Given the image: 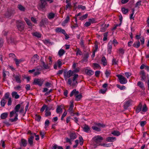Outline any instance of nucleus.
<instances>
[{
    "instance_id": "obj_12",
    "label": "nucleus",
    "mask_w": 149,
    "mask_h": 149,
    "mask_svg": "<svg viewBox=\"0 0 149 149\" xmlns=\"http://www.w3.org/2000/svg\"><path fill=\"white\" fill-rule=\"evenodd\" d=\"M48 20L47 18L42 19L40 23V26L42 27L48 22Z\"/></svg>"
},
{
    "instance_id": "obj_44",
    "label": "nucleus",
    "mask_w": 149,
    "mask_h": 149,
    "mask_svg": "<svg viewBox=\"0 0 149 149\" xmlns=\"http://www.w3.org/2000/svg\"><path fill=\"white\" fill-rule=\"evenodd\" d=\"M98 145L107 147H110L111 146V145L110 144H106L105 143H100Z\"/></svg>"
},
{
    "instance_id": "obj_16",
    "label": "nucleus",
    "mask_w": 149,
    "mask_h": 149,
    "mask_svg": "<svg viewBox=\"0 0 149 149\" xmlns=\"http://www.w3.org/2000/svg\"><path fill=\"white\" fill-rule=\"evenodd\" d=\"M13 77L15 78V81L17 83H20L21 82V76L19 75H17L15 76L13 75Z\"/></svg>"
},
{
    "instance_id": "obj_43",
    "label": "nucleus",
    "mask_w": 149,
    "mask_h": 149,
    "mask_svg": "<svg viewBox=\"0 0 149 149\" xmlns=\"http://www.w3.org/2000/svg\"><path fill=\"white\" fill-rule=\"evenodd\" d=\"M79 140L80 145L81 146H82L84 143V140L82 136H79Z\"/></svg>"
},
{
    "instance_id": "obj_25",
    "label": "nucleus",
    "mask_w": 149,
    "mask_h": 149,
    "mask_svg": "<svg viewBox=\"0 0 149 149\" xmlns=\"http://www.w3.org/2000/svg\"><path fill=\"white\" fill-rule=\"evenodd\" d=\"M140 43L139 40L135 41L133 45V46L136 48H138L140 46Z\"/></svg>"
},
{
    "instance_id": "obj_52",
    "label": "nucleus",
    "mask_w": 149,
    "mask_h": 149,
    "mask_svg": "<svg viewBox=\"0 0 149 149\" xmlns=\"http://www.w3.org/2000/svg\"><path fill=\"white\" fill-rule=\"evenodd\" d=\"M108 33V32H107L104 34V37L103 40L104 41H106L107 40Z\"/></svg>"
},
{
    "instance_id": "obj_59",
    "label": "nucleus",
    "mask_w": 149,
    "mask_h": 149,
    "mask_svg": "<svg viewBox=\"0 0 149 149\" xmlns=\"http://www.w3.org/2000/svg\"><path fill=\"white\" fill-rule=\"evenodd\" d=\"M62 28H57L55 29V31L57 33H61Z\"/></svg>"
},
{
    "instance_id": "obj_51",
    "label": "nucleus",
    "mask_w": 149,
    "mask_h": 149,
    "mask_svg": "<svg viewBox=\"0 0 149 149\" xmlns=\"http://www.w3.org/2000/svg\"><path fill=\"white\" fill-rule=\"evenodd\" d=\"M14 60L15 62V64L17 65H18L20 62H22L21 60H18L16 58H15Z\"/></svg>"
},
{
    "instance_id": "obj_47",
    "label": "nucleus",
    "mask_w": 149,
    "mask_h": 149,
    "mask_svg": "<svg viewBox=\"0 0 149 149\" xmlns=\"http://www.w3.org/2000/svg\"><path fill=\"white\" fill-rule=\"evenodd\" d=\"M57 63L58 64V67L59 69H60L61 66L62 65V63L61 62V60L59 59L57 61Z\"/></svg>"
},
{
    "instance_id": "obj_26",
    "label": "nucleus",
    "mask_w": 149,
    "mask_h": 149,
    "mask_svg": "<svg viewBox=\"0 0 149 149\" xmlns=\"http://www.w3.org/2000/svg\"><path fill=\"white\" fill-rule=\"evenodd\" d=\"M61 105H58L56 111L57 113H61L62 112V109Z\"/></svg>"
},
{
    "instance_id": "obj_50",
    "label": "nucleus",
    "mask_w": 149,
    "mask_h": 149,
    "mask_svg": "<svg viewBox=\"0 0 149 149\" xmlns=\"http://www.w3.org/2000/svg\"><path fill=\"white\" fill-rule=\"evenodd\" d=\"M41 118V116L40 115L36 114L35 115V120L39 122L40 121Z\"/></svg>"
},
{
    "instance_id": "obj_6",
    "label": "nucleus",
    "mask_w": 149,
    "mask_h": 149,
    "mask_svg": "<svg viewBox=\"0 0 149 149\" xmlns=\"http://www.w3.org/2000/svg\"><path fill=\"white\" fill-rule=\"evenodd\" d=\"M44 80L43 79H35L33 82V84L38 85L41 86L43 84Z\"/></svg>"
},
{
    "instance_id": "obj_40",
    "label": "nucleus",
    "mask_w": 149,
    "mask_h": 149,
    "mask_svg": "<svg viewBox=\"0 0 149 149\" xmlns=\"http://www.w3.org/2000/svg\"><path fill=\"white\" fill-rule=\"evenodd\" d=\"M82 97V96L81 94L77 95L75 96V100L77 101H79Z\"/></svg>"
},
{
    "instance_id": "obj_35",
    "label": "nucleus",
    "mask_w": 149,
    "mask_h": 149,
    "mask_svg": "<svg viewBox=\"0 0 149 149\" xmlns=\"http://www.w3.org/2000/svg\"><path fill=\"white\" fill-rule=\"evenodd\" d=\"M6 100L2 98L1 101V105L2 107H4L5 104L6 103Z\"/></svg>"
},
{
    "instance_id": "obj_27",
    "label": "nucleus",
    "mask_w": 149,
    "mask_h": 149,
    "mask_svg": "<svg viewBox=\"0 0 149 149\" xmlns=\"http://www.w3.org/2000/svg\"><path fill=\"white\" fill-rule=\"evenodd\" d=\"M34 138L33 135L30 136V137L28 139L29 143L31 146H32L33 144V140Z\"/></svg>"
},
{
    "instance_id": "obj_63",
    "label": "nucleus",
    "mask_w": 149,
    "mask_h": 149,
    "mask_svg": "<svg viewBox=\"0 0 149 149\" xmlns=\"http://www.w3.org/2000/svg\"><path fill=\"white\" fill-rule=\"evenodd\" d=\"M78 8L79 9H81L82 10H84L86 9V8L85 6H83L82 5H79L78 6Z\"/></svg>"
},
{
    "instance_id": "obj_11",
    "label": "nucleus",
    "mask_w": 149,
    "mask_h": 149,
    "mask_svg": "<svg viewBox=\"0 0 149 149\" xmlns=\"http://www.w3.org/2000/svg\"><path fill=\"white\" fill-rule=\"evenodd\" d=\"M19 143L21 146L24 147H26L27 143V140L24 139H21Z\"/></svg>"
},
{
    "instance_id": "obj_41",
    "label": "nucleus",
    "mask_w": 149,
    "mask_h": 149,
    "mask_svg": "<svg viewBox=\"0 0 149 149\" xmlns=\"http://www.w3.org/2000/svg\"><path fill=\"white\" fill-rule=\"evenodd\" d=\"M18 8L20 10L24 11L25 10V8L21 5L19 4L17 6Z\"/></svg>"
},
{
    "instance_id": "obj_61",
    "label": "nucleus",
    "mask_w": 149,
    "mask_h": 149,
    "mask_svg": "<svg viewBox=\"0 0 149 149\" xmlns=\"http://www.w3.org/2000/svg\"><path fill=\"white\" fill-rule=\"evenodd\" d=\"M49 123V120H47L45 121V128H47L48 127Z\"/></svg>"
},
{
    "instance_id": "obj_33",
    "label": "nucleus",
    "mask_w": 149,
    "mask_h": 149,
    "mask_svg": "<svg viewBox=\"0 0 149 149\" xmlns=\"http://www.w3.org/2000/svg\"><path fill=\"white\" fill-rule=\"evenodd\" d=\"M33 36L37 37L38 38H40L41 36V35L38 32H35L32 33Z\"/></svg>"
},
{
    "instance_id": "obj_49",
    "label": "nucleus",
    "mask_w": 149,
    "mask_h": 149,
    "mask_svg": "<svg viewBox=\"0 0 149 149\" xmlns=\"http://www.w3.org/2000/svg\"><path fill=\"white\" fill-rule=\"evenodd\" d=\"M122 10L123 13L125 14L127 13L128 12V9H126L124 8H122Z\"/></svg>"
},
{
    "instance_id": "obj_30",
    "label": "nucleus",
    "mask_w": 149,
    "mask_h": 149,
    "mask_svg": "<svg viewBox=\"0 0 149 149\" xmlns=\"http://www.w3.org/2000/svg\"><path fill=\"white\" fill-rule=\"evenodd\" d=\"M8 115V113L7 112L3 113L1 115V119H5L7 118Z\"/></svg>"
},
{
    "instance_id": "obj_28",
    "label": "nucleus",
    "mask_w": 149,
    "mask_h": 149,
    "mask_svg": "<svg viewBox=\"0 0 149 149\" xmlns=\"http://www.w3.org/2000/svg\"><path fill=\"white\" fill-rule=\"evenodd\" d=\"M12 95L13 97H14L15 99H17L19 97V96L17 94L16 92H13L12 93Z\"/></svg>"
},
{
    "instance_id": "obj_1",
    "label": "nucleus",
    "mask_w": 149,
    "mask_h": 149,
    "mask_svg": "<svg viewBox=\"0 0 149 149\" xmlns=\"http://www.w3.org/2000/svg\"><path fill=\"white\" fill-rule=\"evenodd\" d=\"M25 23L20 20H18L16 21V25L18 30L22 32L24 28Z\"/></svg>"
},
{
    "instance_id": "obj_32",
    "label": "nucleus",
    "mask_w": 149,
    "mask_h": 149,
    "mask_svg": "<svg viewBox=\"0 0 149 149\" xmlns=\"http://www.w3.org/2000/svg\"><path fill=\"white\" fill-rule=\"evenodd\" d=\"M18 114L16 113L15 116V118L13 119V118H10L9 119V121H10L11 122H13L17 121L18 120L17 117H18Z\"/></svg>"
},
{
    "instance_id": "obj_13",
    "label": "nucleus",
    "mask_w": 149,
    "mask_h": 149,
    "mask_svg": "<svg viewBox=\"0 0 149 149\" xmlns=\"http://www.w3.org/2000/svg\"><path fill=\"white\" fill-rule=\"evenodd\" d=\"M74 107V105L73 103H72L69 107L68 110V112L70 113L72 116H74L75 113H73V108Z\"/></svg>"
},
{
    "instance_id": "obj_58",
    "label": "nucleus",
    "mask_w": 149,
    "mask_h": 149,
    "mask_svg": "<svg viewBox=\"0 0 149 149\" xmlns=\"http://www.w3.org/2000/svg\"><path fill=\"white\" fill-rule=\"evenodd\" d=\"M94 66L96 68L100 69L101 67L100 65L99 64L97 63H93Z\"/></svg>"
},
{
    "instance_id": "obj_2",
    "label": "nucleus",
    "mask_w": 149,
    "mask_h": 149,
    "mask_svg": "<svg viewBox=\"0 0 149 149\" xmlns=\"http://www.w3.org/2000/svg\"><path fill=\"white\" fill-rule=\"evenodd\" d=\"M94 124L95 125L92 127V128L93 130L97 132H100L101 130L100 127L104 128L106 126L103 123H95Z\"/></svg>"
},
{
    "instance_id": "obj_38",
    "label": "nucleus",
    "mask_w": 149,
    "mask_h": 149,
    "mask_svg": "<svg viewBox=\"0 0 149 149\" xmlns=\"http://www.w3.org/2000/svg\"><path fill=\"white\" fill-rule=\"evenodd\" d=\"M10 95V94L9 93L7 92L5 94L4 96L2 98L6 100L7 99H8L9 98H10V97H9Z\"/></svg>"
},
{
    "instance_id": "obj_56",
    "label": "nucleus",
    "mask_w": 149,
    "mask_h": 149,
    "mask_svg": "<svg viewBox=\"0 0 149 149\" xmlns=\"http://www.w3.org/2000/svg\"><path fill=\"white\" fill-rule=\"evenodd\" d=\"M47 108V105L45 104H44L40 109L41 112H43L45 109Z\"/></svg>"
},
{
    "instance_id": "obj_8",
    "label": "nucleus",
    "mask_w": 149,
    "mask_h": 149,
    "mask_svg": "<svg viewBox=\"0 0 149 149\" xmlns=\"http://www.w3.org/2000/svg\"><path fill=\"white\" fill-rule=\"evenodd\" d=\"M39 58V56L37 54H35L31 58L30 63L32 64H33L36 61L38 60Z\"/></svg>"
},
{
    "instance_id": "obj_45",
    "label": "nucleus",
    "mask_w": 149,
    "mask_h": 149,
    "mask_svg": "<svg viewBox=\"0 0 149 149\" xmlns=\"http://www.w3.org/2000/svg\"><path fill=\"white\" fill-rule=\"evenodd\" d=\"M137 85L140 87L141 88L143 89L144 88L143 83L141 81H139L138 82Z\"/></svg>"
},
{
    "instance_id": "obj_60",
    "label": "nucleus",
    "mask_w": 149,
    "mask_h": 149,
    "mask_svg": "<svg viewBox=\"0 0 149 149\" xmlns=\"http://www.w3.org/2000/svg\"><path fill=\"white\" fill-rule=\"evenodd\" d=\"M16 113H16L15 111H14V110L12 111H11L10 113V117H12L14 114H15V115L16 114Z\"/></svg>"
},
{
    "instance_id": "obj_5",
    "label": "nucleus",
    "mask_w": 149,
    "mask_h": 149,
    "mask_svg": "<svg viewBox=\"0 0 149 149\" xmlns=\"http://www.w3.org/2000/svg\"><path fill=\"white\" fill-rule=\"evenodd\" d=\"M93 139V141L97 144L100 143L103 140V138L101 136L97 135L94 137Z\"/></svg>"
},
{
    "instance_id": "obj_48",
    "label": "nucleus",
    "mask_w": 149,
    "mask_h": 149,
    "mask_svg": "<svg viewBox=\"0 0 149 149\" xmlns=\"http://www.w3.org/2000/svg\"><path fill=\"white\" fill-rule=\"evenodd\" d=\"M88 16L87 14H86L80 17V19L81 20H83L86 18Z\"/></svg>"
},
{
    "instance_id": "obj_9",
    "label": "nucleus",
    "mask_w": 149,
    "mask_h": 149,
    "mask_svg": "<svg viewBox=\"0 0 149 149\" xmlns=\"http://www.w3.org/2000/svg\"><path fill=\"white\" fill-rule=\"evenodd\" d=\"M89 57V54L87 52L84 54L82 59L81 60L82 63L86 62L88 61V58Z\"/></svg>"
},
{
    "instance_id": "obj_18",
    "label": "nucleus",
    "mask_w": 149,
    "mask_h": 149,
    "mask_svg": "<svg viewBox=\"0 0 149 149\" xmlns=\"http://www.w3.org/2000/svg\"><path fill=\"white\" fill-rule=\"evenodd\" d=\"M50 109H48V108H47L45 109V116L47 117L48 116H50L51 114V112L49 111Z\"/></svg>"
},
{
    "instance_id": "obj_36",
    "label": "nucleus",
    "mask_w": 149,
    "mask_h": 149,
    "mask_svg": "<svg viewBox=\"0 0 149 149\" xmlns=\"http://www.w3.org/2000/svg\"><path fill=\"white\" fill-rule=\"evenodd\" d=\"M24 20L26 22L27 24L29 26H32V24L31 23L30 21L27 18H25Z\"/></svg>"
},
{
    "instance_id": "obj_54",
    "label": "nucleus",
    "mask_w": 149,
    "mask_h": 149,
    "mask_svg": "<svg viewBox=\"0 0 149 149\" xmlns=\"http://www.w3.org/2000/svg\"><path fill=\"white\" fill-rule=\"evenodd\" d=\"M105 74L106 75V77L107 78L110 75V71L106 70L105 71Z\"/></svg>"
},
{
    "instance_id": "obj_7",
    "label": "nucleus",
    "mask_w": 149,
    "mask_h": 149,
    "mask_svg": "<svg viewBox=\"0 0 149 149\" xmlns=\"http://www.w3.org/2000/svg\"><path fill=\"white\" fill-rule=\"evenodd\" d=\"M64 76L65 79L68 78L70 77L73 74V72L71 70H70L68 71H65L64 72Z\"/></svg>"
},
{
    "instance_id": "obj_42",
    "label": "nucleus",
    "mask_w": 149,
    "mask_h": 149,
    "mask_svg": "<svg viewBox=\"0 0 149 149\" xmlns=\"http://www.w3.org/2000/svg\"><path fill=\"white\" fill-rule=\"evenodd\" d=\"M116 86L118 88L120 89V90H123L125 89L126 87L124 86H121L119 84L116 85Z\"/></svg>"
},
{
    "instance_id": "obj_29",
    "label": "nucleus",
    "mask_w": 149,
    "mask_h": 149,
    "mask_svg": "<svg viewBox=\"0 0 149 149\" xmlns=\"http://www.w3.org/2000/svg\"><path fill=\"white\" fill-rule=\"evenodd\" d=\"M79 93V91H76V89H74L71 92L70 94V96L72 97L74 94L76 96Z\"/></svg>"
},
{
    "instance_id": "obj_21",
    "label": "nucleus",
    "mask_w": 149,
    "mask_h": 149,
    "mask_svg": "<svg viewBox=\"0 0 149 149\" xmlns=\"http://www.w3.org/2000/svg\"><path fill=\"white\" fill-rule=\"evenodd\" d=\"M140 74L141 75V80H144L146 79V77L145 75V72L144 70H141Z\"/></svg>"
},
{
    "instance_id": "obj_20",
    "label": "nucleus",
    "mask_w": 149,
    "mask_h": 149,
    "mask_svg": "<svg viewBox=\"0 0 149 149\" xmlns=\"http://www.w3.org/2000/svg\"><path fill=\"white\" fill-rule=\"evenodd\" d=\"M55 17V14L52 12L49 13L47 15V17L49 19L54 18Z\"/></svg>"
},
{
    "instance_id": "obj_23",
    "label": "nucleus",
    "mask_w": 149,
    "mask_h": 149,
    "mask_svg": "<svg viewBox=\"0 0 149 149\" xmlns=\"http://www.w3.org/2000/svg\"><path fill=\"white\" fill-rule=\"evenodd\" d=\"M70 20L69 16L68 15L65 20L62 22V25L63 26L65 25V24L68 23Z\"/></svg>"
},
{
    "instance_id": "obj_64",
    "label": "nucleus",
    "mask_w": 149,
    "mask_h": 149,
    "mask_svg": "<svg viewBox=\"0 0 149 149\" xmlns=\"http://www.w3.org/2000/svg\"><path fill=\"white\" fill-rule=\"evenodd\" d=\"M100 73V71H96L95 72V76L97 77H98Z\"/></svg>"
},
{
    "instance_id": "obj_37",
    "label": "nucleus",
    "mask_w": 149,
    "mask_h": 149,
    "mask_svg": "<svg viewBox=\"0 0 149 149\" xmlns=\"http://www.w3.org/2000/svg\"><path fill=\"white\" fill-rule=\"evenodd\" d=\"M65 53V51L63 49H61L58 52V55L61 56H62Z\"/></svg>"
},
{
    "instance_id": "obj_57",
    "label": "nucleus",
    "mask_w": 149,
    "mask_h": 149,
    "mask_svg": "<svg viewBox=\"0 0 149 149\" xmlns=\"http://www.w3.org/2000/svg\"><path fill=\"white\" fill-rule=\"evenodd\" d=\"M107 91V89H101L99 91L100 93H102L103 94H104Z\"/></svg>"
},
{
    "instance_id": "obj_31",
    "label": "nucleus",
    "mask_w": 149,
    "mask_h": 149,
    "mask_svg": "<svg viewBox=\"0 0 149 149\" xmlns=\"http://www.w3.org/2000/svg\"><path fill=\"white\" fill-rule=\"evenodd\" d=\"M101 62L102 63L104 66L106 65H107L106 59L104 56H103L102 58Z\"/></svg>"
},
{
    "instance_id": "obj_22",
    "label": "nucleus",
    "mask_w": 149,
    "mask_h": 149,
    "mask_svg": "<svg viewBox=\"0 0 149 149\" xmlns=\"http://www.w3.org/2000/svg\"><path fill=\"white\" fill-rule=\"evenodd\" d=\"M83 131L86 132H88L90 130V127L86 124H85L83 128Z\"/></svg>"
},
{
    "instance_id": "obj_17",
    "label": "nucleus",
    "mask_w": 149,
    "mask_h": 149,
    "mask_svg": "<svg viewBox=\"0 0 149 149\" xmlns=\"http://www.w3.org/2000/svg\"><path fill=\"white\" fill-rule=\"evenodd\" d=\"M69 136L72 141H73L74 139H76L77 137L76 133L74 132L70 133L69 134Z\"/></svg>"
},
{
    "instance_id": "obj_10",
    "label": "nucleus",
    "mask_w": 149,
    "mask_h": 149,
    "mask_svg": "<svg viewBox=\"0 0 149 149\" xmlns=\"http://www.w3.org/2000/svg\"><path fill=\"white\" fill-rule=\"evenodd\" d=\"M132 100H129L125 102L124 105V108L125 109H127L128 107L131 104Z\"/></svg>"
},
{
    "instance_id": "obj_4",
    "label": "nucleus",
    "mask_w": 149,
    "mask_h": 149,
    "mask_svg": "<svg viewBox=\"0 0 149 149\" xmlns=\"http://www.w3.org/2000/svg\"><path fill=\"white\" fill-rule=\"evenodd\" d=\"M46 0H40V2L38 4L39 7L38 8V9H43L45 8L46 6H47V4L46 2Z\"/></svg>"
},
{
    "instance_id": "obj_19",
    "label": "nucleus",
    "mask_w": 149,
    "mask_h": 149,
    "mask_svg": "<svg viewBox=\"0 0 149 149\" xmlns=\"http://www.w3.org/2000/svg\"><path fill=\"white\" fill-rule=\"evenodd\" d=\"M116 140V138L115 137L109 136L106 138V140L108 142H113Z\"/></svg>"
},
{
    "instance_id": "obj_55",
    "label": "nucleus",
    "mask_w": 149,
    "mask_h": 149,
    "mask_svg": "<svg viewBox=\"0 0 149 149\" xmlns=\"http://www.w3.org/2000/svg\"><path fill=\"white\" fill-rule=\"evenodd\" d=\"M141 1H139L137 2L135 4V7H139L141 5Z\"/></svg>"
},
{
    "instance_id": "obj_3",
    "label": "nucleus",
    "mask_w": 149,
    "mask_h": 149,
    "mask_svg": "<svg viewBox=\"0 0 149 149\" xmlns=\"http://www.w3.org/2000/svg\"><path fill=\"white\" fill-rule=\"evenodd\" d=\"M116 76L118 77L120 83L122 84H126L127 82V79L123 75L120 74H118Z\"/></svg>"
},
{
    "instance_id": "obj_62",
    "label": "nucleus",
    "mask_w": 149,
    "mask_h": 149,
    "mask_svg": "<svg viewBox=\"0 0 149 149\" xmlns=\"http://www.w3.org/2000/svg\"><path fill=\"white\" fill-rule=\"evenodd\" d=\"M82 52L79 49H78L77 51L76 55H81L82 54Z\"/></svg>"
},
{
    "instance_id": "obj_24",
    "label": "nucleus",
    "mask_w": 149,
    "mask_h": 149,
    "mask_svg": "<svg viewBox=\"0 0 149 149\" xmlns=\"http://www.w3.org/2000/svg\"><path fill=\"white\" fill-rule=\"evenodd\" d=\"M85 72L86 74L90 76L94 74L93 71L91 70L86 69Z\"/></svg>"
},
{
    "instance_id": "obj_46",
    "label": "nucleus",
    "mask_w": 149,
    "mask_h": 149,
    "mask_svg": "<svg viewBox=\"0 0 149 149\" xmlns=\"http://www.w3.org/2000/svg\"><path fill=\"white\" fill-rule=\"evenodd\" d=\"M148 110V109L146 104H145L143 105L142 108V111L143 112H146Z\"/></svg>"
},
{
    "instance_id": "obj_34",
    "label": "nucleus",
    "mask_w": 149,
    "mask_h": 149,
    "mask_svg": "<svg viewBox=\"0 0 149 149\" xmlns=\"http://www.w3.org/2000/svg\"><path fill=\"white\" fill-rule=\"evenodd\" d=\"M111 134L114 136H119L120 134V133L119 131L116 130L112 132Z\"/></svg>"
},
{
    "instance_id": "obj_53",
    "label": "nucleus",
    "mask_w": 149,
    "mask_h": 149,
    "mask_svg": "<svg viewBox=\"0 0 149 149\" xmlns=\"http://www.w3.org/2000/svg\"><path fill=\"white\" fill-rule=\"evenodd\" d=\"M9 57L10 58H14V60L15 58V54L13 53H10L9 54Z\"/></svg>"
},
{
    "instance_id": "obj_39",
    "label": "nucleus",
    "mask_w": 149,
    "mask_h": 149,
    "mask_svg": "<svg viewBox=\"0 0 149 149\" xmlns=\"http://www.w3.org/2000/svg\"><path fill=\"white\" fill-rule=\"evenodd\" d=\"M20 107L21 105L19 104L16 105L14 108V111L17 113V112L19 111V109L20 108Z\"/></svg>"
},
{
    "instance_id": "obj_14",
    "label": "nucleus",
    "mask_w": 149,
    "mask_h": 149,
    "mask_svg": "<svg viewBox=\"0 0 149 149\" xmlns=\"http://www.w3.org/2000/svg\"><path fill=\"white\" fill-rule=\"evenodd\" d=\"M142 104L140 102L139 104L137 106L136 109V113H138L142 110Z\"/></svg>"
},
{
    "instance_id": "obj_15",
    "label": "nucleus",
    "mask_w": 149,
    "mask_h": 149,
    "mask_svg": "<svg viewBox=\"0 0 149 149\" xmlns=\"http://www.w3.org/2000/svg\"><path fill=\"white\" fill-rule=\"evenodd\" d=\"M112 42L111 41H110L108 44V52L109 54H111L112 49Z\"/></svg>"
}]
</instances>
